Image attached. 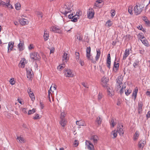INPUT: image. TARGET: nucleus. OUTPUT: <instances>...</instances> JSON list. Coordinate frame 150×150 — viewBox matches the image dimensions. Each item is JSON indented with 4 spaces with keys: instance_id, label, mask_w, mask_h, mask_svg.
Instances as JSON below:
<instances>
[{
    "instance_id": "obj_54",
    "label": "nucleus",
    "mask_w": 150,
    "mask_h": 150,
    "mask_svg": "<svg viewBox=\"0 0 150 150\" xmlns=\"http://www.w3.org/2000/svg\"><path fill=\"white\" fill-rule=\"evenodd\" d=\"M121 102H122L121 99L120 98H118L117 100V105L118 106H120L121 105Z\"/></svg>"
},
{
    "instance_id": "obj_20",
    "label": "nucleus",
    "mask_w": 150,
    "mask_h": 150,
    "mask_svg": "<svg viewBox=\"0 0 150 150\" xmlns=\"http://www.w3.org/2000/svg\"><path fill=\"white\" fill-rule=\"evenodd\" d=\"M143 103L142 102H139L138 107V112L139 113L142 112L143 108Z\"/></svg>"
},
{
    "instance_id": "obj_37",
    "label": "nucleus",
    "mask_w": 150,
    "mask_h": 150,
    "mask_svg": "<svg viewBox=\"0 0 150 150\" xmlns=\"http://www.w3.org/2000/svg\"><path fill=\"white\" fill-rule=\"evenodd\" d=\"M15 7L16 10H19L21 8V5L20 3H17L15 4Z\"/></svg>"
},
{
    "instance_id": "obj_31",
    "label": "nucleus",
    "mask_w": 150,
    "mask_h": 150,
    "mask_svg": "<svg viewBox=\"0 0 150 150\" xmlns=\"http://www.w3.org/2000/svg\"><path fill=\"white\" fill-rule=\"evenodd\" d=\"M96 57H95V59L96 61H98V59L100 58V50H96Z\"/></svg>"
},
{
    "instance_id": "obj_4",
    "label": "nucleus",
    "mask_w": 150,
    "mask_h": 150,
    "mask_svg": "<svg viewBox=\"0 0 150 150\" xmlns=\"http://www.w3.org/2000/svg\"><path fill=\"white\" fill-rule=\"evenodd\" d=\"M103 87L107 90L108 95L110 97H112L114 95V91L111 85H105Z\"/></svg>"
},
{
    "instance_id": "obj_19",
    "label": "nucleus",
    "mask_w": 150,
    "mask_h": 150,
    "mask_svg": "<svg viewBox=\"0 0 150 150\" xmlns=\"http://www.w3.org/2000/svg\"><path fill=\"white\" fill-rule=\"evenodd\" d=\"M20 43L18 45V48L20 51H22L24 50L23 46L24 43L23 42L21 41L20 40Z\"/></svg>"
},
{
    "instance_id": "obj_1",
    "label": "nucleus",
    "mask_w": 150,
    "mask_h": 150,
    "mask_svg": "<svg viewBox=\"0 0 150 150\" xmlns=\"http://www.w3.org/2000/svg\"><path fill=\"white\" fill-rule=\"evenodd\" d=\"M73 5L71 3H66L65 4L62 6L60 8V12L65 16H66L68 13H71L72 11Z\"/></svg>"
},
{
    "instance_id": "obj_33",
    "label": "nucleus",
    "mask_w": 150,
    "mask_h": 150,
    "mask_svg": "<svg viewBox=\"0 0 150 150\" xmlns=\"http://www.w3.org/2000/svg\"><path fill=\"white\" fill-rule=\"evenodd\" d=\"M17 139L18 140L19 142L21 143L25 142V140L23 137L21 136L17 137Z\"/></svg>"
},
{
    "instance_id": "obj_58",
    "label": "nucleus",
    "mask_w": 150,
    "mask_h": 150,
    "mask_svg": "<svg viewBox=\"0 0 150 150\" xmlns=\"http://www.w3.org/2000/svg\"><path fill=\"white\" fill-rule=\"evenodd\" d=\"M79 142L77 140H75L74 142V144L75 146H77L79 144Z\"/></svg>"
},
{
    "instance_id": "obj_45",
    "label": "nucleus",
    "mask_w": 150,
    "mask_h": 150,
    "mask_svg": "<svg viewBox=\"0 0 150 150\" xmlns=\"http://www.w3.org/2000/svg\"><path fill=\"white\" fill-rule=\"evenodd\" d=\"M76 39H78L79 41H81L83 40V37L81 35L78 34L77 35Z\"/></svg>"
},
{
    "instance_id": "obj_13",
    "label": "nucleus",
    "mask_w": 150,
    "mask_h": 150,
    "mask_svg": "<svg viewBox=\"0 0 150 150\" xmlns=\"http://www.w3.org/2000/svg\"><path fill=\"white\" fill-rule=\"evenodd\" d=\"M64 74L66 76L69 77H73L74 76L72 70H66Z\"/></svg>"
},
{
    "instance_id": "obj_3",
    "label": "nucleus",
    "mask_w": 150,
    "mask_h": 150,
    "mask_svg": "<svg viewBox=\"0 0 150 150\" xmlns=\"http://www.w3.org/2000/svg\"><path fill=\"white\" fill-rule=\"evenodd\" d=\"M144 6L143 4L138 3L137 4H136L134 8V14L136 15L140 14L143 11Z\"/></svg>"
},
{
    "instance_id": "obj_14",
    "label": "nucleus",
    "mask_w": 150,
    "mask_h": 150,
    "mask_svg": "<svg viewBox=\"0 0 150 150\" xmlns=\"http://www.w3.org/2000/svg\"><path fill=\"white\" fill-rule=\"evenodd\" d=\"M119 64L117 63L115 61L114 62V65L113 68V71L115 73L117 72L119 68Z\"/></svg>"
},
{
    "instance_id": "obj_6",
    "label": "nucleus",
    "mask_w": 150,
    "mask_h": 150,
    "mask_svg": "<svg viewBox=\"0 0 150 150\" xmlns=\"http://www.w3.org/2000/svg\"><path fill=\"white\" fill-rule=\"evenodd\" d=\"M94 10L92 8H89L87 13L88 18L89 19L93 18L94 17Z\"/></svg>"
},
{
    "instance_id": "obj_40",
    "label": "nucleus",
    "mask_w": 150,
    "mask_h": 150,
    "mask_svg": "<svg viewBox=\"0 0 150 150\" xmlns=\"http://www.w3.org/2000/svg\"><path fill=\"white\" fill-rule=\"evenodd\" d=\"M112 24V22L110 20H109L106 22V25L108 28H109L110 27Z\"/></svg>"
},
{
    "instance_id": "obj_29",
    "label": "nucleus",
    "mask_w": 150,
    "mask_h": 150,
    "mask_svg": "<svg viewBox=\"0 0 150 150\" xmlns=\"http://www.w3.org/2000/svg\"><path fill=\"white\" fill-rule=\"evenodd\" d=\"M117 134V130H115L112 131L111 133V137L113 139L116 138Z\"/></svg>"
},
{
    "instance_id": "obj_16",
    "label": "nucleus",
    "mask_w": 150,
    "mask_h": 150,
    "mask_svg": "<svg viewBox=\"0 0 150 150\" xmlns=\"http://www.w3.org/2000/svg\"><path fill=\"white\" fill-rule=\"evenodd\" d=\"M106 64L107 67L110 69V68L111 65V57L110 54H108Z\"/></svg>"
},
{
    "instance_id": "obj_30",
    "label": "nucleus",
    "mask_w": 150,
    "mask_h": 150,
    "mask_svg": "<svg viewBox=\"0 0 150 150\" xmlns=\"http://www.w3.org/2000/svg\"><path fill=\"white\" fill-rule=\"evenodd\" d=\"M109 81L108 78L105 76L103 77L101 79V81L104 84H106Z\"/></svg>"
},
{
    "instance_id": "obj_42",
    "label": "nucleus",
    "mask_w": 150,
    "mask_h": 150,
    "mask_svg": "<svg viewBox=\"0 0 150 150\" xmlns=\"http://www.w3.org/2000/svg\"><path fill=\"white\" fill-rule=\"evenodd\" d=\"M20 110L25 114H27V108H21L20 109Z\"/></svg>"
},
{
    "instance_id": "obj_36",
    "label": "nucleus",
    "mask_w": 150,
    "mask_h": 150,
    "mask_svg": "<svg viewBox=\"0 0 150 150\" xmlns=\"http://www.w3.org/2000/svg\"><path fill=\"white\" fill-rule=\"evenodd\" d=\"M133 9V7L132 6H129L128 8V11L130 14L132 15L133 14V12H132Z\"/></svg>"
},
{
    "instance_id": "obj_52",
    "label": "nucleus",
    "mask_w": 150,
    "mask_h": 150,
    "mask_svg": "<svg viewBox=\"0 0 150 150\" xmlns=\"http://www.w3.org/2000/svg\"><path fill=\"white\" fill-rule=\"evenodd\" d=\"M37 14L39 18H42L43 16V14L42 12L40 11H38L37 12Z\"/></svg>"
},
{
    "instance_id": "obj_28",
    "label": "nucleus",
    "mask_w": 150,
    "mask_h": 150,
    "mask_svg": "<svg viewBox=\"0 0 150 150\" xmlns=\"http://www.w3.org/2000/svg\"><path fill=\"white\" fill-rule=\"evenodd\" d=\"M67 114V112L66 111L61 110L60 119H65L64 117H66Z\"/></svg>"
},
{
    "instance_id": "obj_47",
    "label": "nucleus",
    "mask_w": 150,
    "mask_h": 150,
    "mask_svg": "<svg viewBox=\"0 0 150 150\" xmlns=\"http://www.w3.org/2000/svg\"><path fill=\"white\" fill-rule=\"evenodd\" d=\"M132 91L130 89H127L125 91V94L127 96H128L132 92Z\"/></svg>"
},
{
    "instance_id": "obj_15",
    "label": "nucleus",
    "mask_w": 150,
    "mask_h": 150,
    "mask_svg": "<svg viewBox=\"0 0 150 150\" xmlns=\"http://www.w3.org/2000/svg\"><path fill=\"white\" fill-rule=\"evenodd\" d=\"M67 122V120L66 119H60V120L59 122L60 124L64 129L66 126Z\"/></svg>"
},
{
    "instance_id": "obj_59",
    "label": "nucleus",
    "mask_w": 150,
    "mask_h": 150,
    "mask_svg": "<svg viewBox=\"0 0 150 150\" xmlns=\"http://www.w3.org/2000/svg\"><path fill=\"white\" fill-rule=\"evenodd\" d=\"M9 82L11 84H14L15 82L14 79L13 78L11 79L9 81Z\"/></svg>"
},
{
    "instance_id": "obj_51",
    "label": "nucleus",
    "mask_w": 150,
    "mask_h": 150,
    "mask_svg": "<svg viewBox=\"0 0 150 150\" xmlns=\"http://www.w3.org/2000/svg\"><path fill=\"white\" fill-rule=\"evenodd\" d=\"M139 61L138 60H136L133 64V66L135 68H136L138 66L139 64Z\"/></svg>"
},
{
    "instance_id": "obj_56",
    "label": "nucleus",
    "mask_w": 150,
    "mask_h": 150,
    "mask_svg": "<svg viewBox=\"0 0 150 150\" xmlns=\"http://www.w3.org/2000/svg\"><path fill=\"white\" fill-rule=\"evenodd\" d=\"M111 17H113L115 15V11L114 9H112L111 11Z\"/></svg>"
},
{
    "instance_id": "obj_55",
    "label": "nucleus",
    "mask_w": 150,
    "mask_h": 150,
    "mask_svg": "<svg viewBox=\"0 0 150 150\" xmlns=\"http://www.w3.org/2000/svg\"><path fill=\"white\" fill-rule=\"evenodd\" d=\"M17 101L18 103H19L21 105H23L24 103V101L22 99H20L18 98L17 99Z\"/></svg>"
},
{
    "instance_id": "obj_62",
    "label": "nucleus",
    "mask_w": 150,
    "mask_h": 150,
    "mask_svg": "<svg viewBox=\"0 0 150 150\" xmlns=\"http://www.w3.org/2000/svg\"><path fill=\"white\" fill-rule=\"evenodd\" d=\"M6 6H7V7H8V6H10V7H9L10 8H13L11 4L9 2L8 3H6Z\"/></svg>"
},
{
    "instance_id": "obj_61",
    "label": "nucleus",
    "mask_w": 150,
    "mask_h": 150,
    "mask_svg": "<svg viewBox=\"0 0 150 150\" xmlns=\"http://www.w3.org/2000/svg\"><path fill=\"white\" fill-rule=\"evenodd\" d=\"M28 49L29 50H31L34 48L33 45V44H30L28 46Z\"/></svg>"
},
{
    "instance_id": "obj_17",
    "label": "nucleus",
    "mask_w": 150,
    "mask_h": 150,
    "mask_svg": "<svg viewBox=\"0 0 150 150\" xmlns=\"http://www.w3.org/2000/svg\"><path fill=\"white\" fill-rule=\"evenodd\" d=\"M90 139L94 143H97L99 139V138L97 135H93L91 137Z\"/></svg>"
},
{
    "instance_id": "obj_50",
    "label": "nucleus",
    "mask_w": 150,
    "mask_h": 150,
    "mask_svg": "<svg viewBox=\"0 0 150 150\" xmlns=\"http://www.w3.org/2000/svg\"><path fill=\"white\" fill-rule=\"evenodd\" d=\"M14 42H10L9 43L8 46V52H9V48L11 47V45H14Z\"/></svg>"
},
{
    "instance_id": "obj_35",
    "label": "nucleus",
    "mask_w": 150,
    "mask_h": 150,
    "mask_svg": "<svg viewBox=\"0 0 150 150\" xmlns=\"http://www.w3.org/2000/svg\"><path fill=\"white\" fill-rule=\"evenodd\" d=\"M141 42L144 45L146 46H148L149 45V42L148 41L146 40L145 39H143V40H142Z\"/></svg>"
},
{
    "instance_id": "obj_23",
    "label": "nucleus",
    "mask_w": 150,
    "mask_h": 150,
    "mask_svg": "<svg viewBox=\"0 0 150 150\" xmlns=\"http://www.w3.org/2000/svg\"><path fill=\"white\" fill-rule=\"evenodd\" d=\"M43 37L45 41H46L49 38V34L48 33V32L47 31L46 29H45L44 30V35Z\"/></svg>"
},
{
    "instance_id": "obj_53",
    "label": "nucleus",
    "mask_w": 150,
    "mask_h": 150,
    "mask_svg": "<svg viewBox=\"0 0 150 150\" xmlns=\"http://www.w3.org/2000/svg\"><path fill=\"white\" fill-rule=\"evenodd\" d=\"M50 30L54 33L56 32V27L55 26H52L50 28Z\"/></svg>"
},
{
    "instance_id": "obj_43",
    "label": "nucleus",
    "mask_w": 150,
    "mask_h": 150,
    "mask_svg": "<svg viewBox=\"0 0 150 150\" xmlns=\"http://www.w3.org/2000/svg\"><path fill=\"white\" fill-rule=\"evenodd\" d=\"M110 124L112 127H114L116 125V123L115 122H114L113 119H111L110 122Z\"/></svg>"
},
{
    "instance_id": "obj_60",
    "label": "nucleus",
    "mask_w": 150,
    "mask_h": 150,
    "mask_svg": "<svg viewBox=\"0 0 150 150\" xmlns=\"http://www.w3.org/2000/svg\"><path fill=\"white\" fill-rule=\"evenodd\" d=\"M99 68H100V72H101V73L104 74H105V71L103 70L102 69V67L101 66L99 65Z\"/></svg>"
},
{
    "instance_id": "obj_10",
    "label": "nucleus",
    "mask_w": 150,
    "mask_h": 150,
    "mask_svg": "<svg viewBox=\"0 0 150 150\" xmlns=\"http://www.w3.org/2000/svg\"><path fill=\"white\" fill-rule=\"evenodd\" d=\"M26 71L27 78L29 79H30L31 78H32L33 76V74L32 69H27Z\"/></svg>"
},
{
    "instance_id": "obj_32",
    "label": "nucleus",
    "mask_w": 150,
    "mask_h": 150,
    "mask_svg": "<svg viewBox=\"0 0 150 150\" xmlns=\"http://www.w3.org/2000/svg\"><path fill=\"white\" fill-rule=\"evenodd\" d=\"M129 50H128L127 51V50H125V53H124V54L123 56V59L125 60L126 59L127 57L129 55Z\"/></svg>"
},
{
    "instance_id": "obj_8",
    "label": "nucleus",
    "mask_w": 150,
    "mask_h": 150,
    "mask_svg": "<svg viewBox=\"0 0 150 150\" xmlns=\"http://www.w3.org/2000/svg\"><path fill=\"white\" fill-rule=\"evenodd\" d=\"M27 91L31 100L32 101L35 100V97L31 89L30 88H28V89Z\"/></svg>"
},
{
    "instance_id": "obj_41",
    "label": "nucleus",
    "mask_w": 150,
    "mask_h": 150,
    "mask_svg": "<svg viewBox=\"0 0 150 150\" xmlns=\"http://www.w3.org/2000/svg\"><path fill=\"white\" fill-rule=\"evenodd\" d=\"M103 94L100 92H99L98 95V101L100 100L103 97Z\"/></svg>"
},
{
    "instance_id": "obj_25",
    "label": "nucleus",
    "mask_w": 150,
    "mask_h": 150,
    "mask_svg": "<svg viewBox=\"0 0 150 150\" xmlns=\"http://www.w3.org/2000/svg\"><path fill=\"white\" fill-rule=\"evenodd\" d=\"M20 23L22 25H24L26 24H27L28 23V22L27 21V20L23 18L21 19L19 21Z\"/></svg>"
},
{
    "instance_id": "obj_49",
    "label": "nucleus",
    "mask_w": 150,
    "mask_h": 150,
    "mask_svg": "<svg viewBox=\"0 0 150 150\" xmlns=\"http://www.w3.org/2000/svg\"><path fill=\"white\" fill-rule=\"evenodd\" d=\"M76 15H74V17L72 18L71 19V21L74 22H76L78 21V19H79V18L77 17H76Z\"/></svg>"
},
{
    "instance_id": "obj_46",
    "label": "nucleus",
    "mask_w": 150,
    "mask_h": 150,
    "mask_svg": "<svg viewBox=\"0 0 150 150\" xmlns=\"http://www.w3.org/2000/svg\"><path fill=\"white\" fill-rule=\"evenodd\" d=\"M75 58L77 61L79 60L80 58V54L79 52H76L75 53Z\"/></svg>"
},
{
    "instance_id": "obj_9",
    "label": "nucleus",
    "mask_w": 150,
    "mask_h": 150,
    "mask_svg": "<svg viewBox=\"0 0 150 150\" xmlns=\"http://www.w3.org/2000/svg\"><path fill=\"white\" fill-rule=\"evenodd\" d=\"M87 148L89 150H94V146L89 141H86L85 142Z\"/></svg>"
},
{
    "instance_id": "obj_39",
    "label": "nucleus",
    "mask_w": 150,
    "mask_h": 150,
    "mask_svg": "<svg viewBox=\"0 0 150 150\" xmlns=\"http://www.w3.org/2000/svg\"><path fill=\"white\" fill-rule=\"evenodd\" d=\"M102 121V118L100 117L99 116L97 117L96 122L97 123L98 125H100Z\"/></svg>"
},
{
    "instance_id": "obj_27",
    "label": "nucleus",
    "mask_w": 150,
    "mask_h": 150,
    "mask_svg": "<svg viewBox=\"0 0 150 150\" xmlns=\"http://www.w3.org/2000/svg\"><path fill=\"white\" fill-rule=\"evenodd\" d=\"M91 49L90 47H87L86 50V57H89V56H90V55H91Z\"/></svg>"
},
{
    "instance_id": "obj_57",
    "label": "nucleus",
    "mask_w": 150,
    "mask_h": 150,
    "mask_svg": "<svg viewBox=\"0 0 150 150\" xmlns=\"http://www.w3.org/2000/svg\"><path fill=\"white\" fill-rule=\"evenodd\" d=\"M40 118L39 115L38 114L35 115V116L33 118L34 120L38 119Z\"/></svg>"
},
{
    "instance_id": "obj_11",
    "label": "nucleus",
    "mask_w": 150,
    "mask_h": 150,
    "mask_svg": "<svg viewBox=\"0 0 150 150\" xmlns=\"http://www.w3.org/2000/svg\"><path fill=\"white\" fill-rule=\"evenodd\" d=\"M125 85H117V91H119L120 94H122L124 92V91L125 90L126 86Z\"/></svg>"
},
{
    "instance_id": "obj_48",
    "label": "nucleus",
    "mask_w": 150,
    "mask_h": 150,
    "mask_svg": "<svg viewBox=\"0 0 150 150\" xmlns=\"http://www.w3.org/2000/svg\"><path fill=\"white\" fill-rule=\"evenodd\" d=\"M24 60L23 61L22 60H21L19 64V65L20 66V65L21 64V67L22 68H23L25 66V63L24 62Z\"/></svg>"
},
{
    "instance_id": "obj_2",
    "label": "nucleus",
    "mask_w": 150,
    "mask_h": 150,
    "mask_svg": "<svg viewBox=\"0 0 150 150\" xmlns=\"http://www.w3.org/2000/svg\"><path fill=\"white\" fill-rule=\"evenodd\" d=\"M62 61L63 63L60 64L57 67V69L61 71L65 67V63H67L69 59V57L68 56V54L64 52L62 55Z\"/></svg>"
},
{
    "instance_id": "obj_12",
    "label": "nucleus",
    "mask_w": 150,
    "mask_h": 150,
    "mask_svg": "<svg viewBox=\"0 0 150 150\" xmlns=\"http://www.w3.org/2000/svg\"><path fill=\"white\" fill-rule=\"evenodd\" d=\"M146 144V141L144 139H142L140 140L138 143V147L140 149H142Z\"/></svg>"
},
{
    "instance_id": "obj_34",
    "label": "nucleus",
    "mask_w": 150,
    "mask_h": 150,
    "mask_svg": "<svg viewBox=\"0 0 150 150\" xmlns=\"http://www.w3.org/2000/svg\"><path fill=\"white\" fill-rule=\"evenodd\" d=\"M88 60H91V62L95 64L96 63V62L94 60L93 57L91 55L89 56V57H86Z\"/></svg>"
},
{
    "instance_id": "obj_63",
    "label": "nucleus",
    "mask_w": 150,
    "mask_h": 150,
    "mask_svg": "<svg viewBox=\"0 0 150 150\" xmlns=\"http://www.w3.org/2000/svg\"><path fill=\"white\" fill-rule=\"evenodd\" d=\"M139 38L141 40V41L142 40H143V39H145V37H144L143 35H139Z\"/></svg>"
},
{
    "instance_id": "obj_26",
    "label": "nucleus",
    "mask_w": 150,
    "mask_h": 150,
    "mask_svg": "<svg viewBox=\"0 0 150 150\" xmlns=\"http://www.w3.org/2000/svg\"><path fill=\"white\" fill-rule=\"evenodd\" d=\"M123 80V77L121 76H119L116 79V81L117 83L118 84H122V83Z\"/></svg>"
},
{
    "instance_id": "obj_44",
    "label": "nucleus",
    "mask_w": 150,
    "mask_h": 150,
    "mask_svg": "<svg viewBox=\"0 0 150 150\" xmlns=\"http://www.w3.org/2000/svg\"><path fill=\"white\" fill-rule=\"evenodd\" d=\"M36 112V109L35 108H33L31 110H30L28 111V115H30L33 114Z\"/></svg>"
},
{
    "instance_id": "obj_64",
    "label": "nucleus",
    "mask_w": 150,
    "mask_h": 150,
    "mask_svg": "<svg viewBox=\"0 0 150 150\" xmlns=\"http://www.w3.org/2000/svg\"><path fill=\"white\" fill-rule=\"evenodd\" d=\"M146 116L147 119L150 117V111H148L147 114L146 115Z\"/></svg>"
},
{
    "instance_id": "obj_21",
    "label": "nucleus",
    "mask_w": 150,
    "mask_h": 150,
    "mask_svg": "<svg viewBox=\"0 0 150 150\" xmlns=\"http://www.w3.org/2000/svg\"><path fill=\"white\" fill-rule=\"evenodd\" d=\"M76 124L78 126H86V124L85 122L82 120L77 121L76 122Z\"/></svg>"
},
{
    "instance_id": "obj_7",
    "label": "nucleus",
    "mask_w": 150,
    "mask_h": 150,
    "mask_svg": "<svg viewBox=\"0 0 150 150\" xmlns=\"http://www.w3.org/2000/svg\"><path fill=\"white\" fill-rule=\"evenodd\" d=\"M123 127V125L121 124H118L117 127V132H118L120 136H122L124 133Z\"/></svg>"
},
{
    "instance_id": "obj_38",
    "label": "nucleus",
    "mask_w": 150,
    "mask_h": 150,
    "mask_svg": "<svg viewBox=\"0 0 150 150\" xmlns=\"http://www.w3.org/2000/svg\"><path fill=\"white\" fill-rule=\"evenodd\" d=\"M143 20L145 21L146 24L149 26H150V21L147 19L146 17H144Z\"/></svg>"
},
{
    "instance_id": "obj_18",
    "label": "nucleus",
    "mask_w": 150,
    "mask_h": 150,
    "mask_svg": "<svg viewBox=\"0 0 150 150\" xmlns=\"http://www.w3.org/2000/svg\"><path fill=\"white\" fill-rule=\"evenodd\" d=\"M53 85L54 86H53V87L52 88V86H51L50 88V90H49L48 92V97L49 98L50 101H51L50 99V93H51V92H54L53 90H56V88L55 87V85Z\"/></svg>"
},
{
    "instance_id": "obj_5",
    "label": "nucleus",
    "mask_w": 150,
    "mask_h": 150,
    "mask_svg": "<svg viewBox=\"0 0 150 150\" xmlns=\"http://www.w3.org/2000/svg\"><path fill=\"white\" fill-rule=\"evenodd\" d=\"M30 56L31 59L35 60H38L40 58L39 54L37 52H32L30 54Z\"/></svg>"
},
{
    "instance_id": "obj_24",
    "label": "nucleus",
    "mask_w": 150,
    "mask_h": 150,
    "mask_svg": "<svg viewBox=\"0 0 150 150\" xmlns=\"http://www.w3.org/2000/svg\"><path fill=\"white\" fill-rule=\"evenodd\" d=\"M102 0H98L96 1V2L97 3H95L94 4V6H93V8H96V7H101L103 5H102L100 6V5H98L99 4H101L102 2Z\"/></svg>"
},
{
    "instance_id": "obj_22",
    "label": "nucleus",
    "mask_w": 150,
    "mask_h": 150,
    "mask_svg": "<svg viewBox=\"0 0 150 150\" xmlns=\"http://www.w3.org/2000/svg\"><path fill=\"white\" fill-rule=\"evenodd\" d=\"M139 135V131H136L134 134L133 135V139L134 141H137L138 139Z\"/></svg>"
}]
</instances>
